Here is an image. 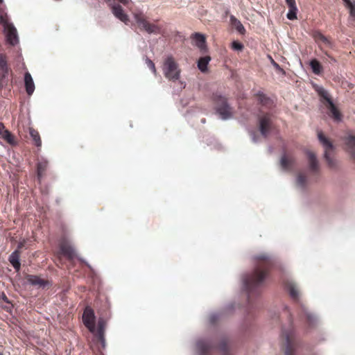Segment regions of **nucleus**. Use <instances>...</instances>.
I'll return each mask as SVG.
<instances>
[{
	"label": "nucleus",
	"instance_id": "obj_1",
	"mask_svg": "<svg viewBox=\"0 0 355 355\" xmlns=\"http://www.w3.org/2000/svg\"><path fill=\"white\" fill-rule=\"evenodd\" d=\"M257 261L254 272L250 276L243 279V284L245 289L248 291L254 288L260 286L267 277V272L265 269V262L270 259V256L267 254H261L255 257Z\"/></svg>",
	"mask_w": 355,
	"mask_h": 355
},
{
	"label": "nucleus",
	"instance_id": "obj_12",
	"mask_svg": "<svg viewBox=\"0 0 355 355\" xmlns=\"http://www.w3.org/2000/svg\"><path fill=\"white\" fill-rule=\"evenodd\" d=\"M270 119L268 115H264L259 119V130L261 135L266 137L270 128Z\"/></svg>",
	"mask_w": 355,
	"mask_h": 355
},
{
	"label": "nucleus",
	"instance_id": "obj_9",
	"mask_svg": "<svg viewBox=\"0 0 355 355\" xmlns=\"http://www.w3.org/2000/svg\"><path fill=\"white\" fill-rule=\"evenodd\" d=\"M301 309L305 316L307 325L311 328L316 326L319 322L318 315L304 305H302Z\"/></svg>",
	"mask_w": 355,
	"mask_h": 355
},
{
	"label": "nucleus",
	"instance_id": "obj_26",
	"mask_svg": "<svg viewBox=\"0 0 355 355\" xmlns=\"http://www.w3.org/2000/svg\"><path fill=\"white\" fill-rule=\"evenodd\" d=\"M288 290L291 297L296 300L298 299L300 293L295 285H294L293 284H290L288 285Z\"/></svg>",
	"mask_w": 355,
	"mask_h": 355
},
{
	"label": "nucleus",
	"instance_id": "obj_16",
	"mask_svg": "<svg viewBox=\"0 0 355 355\" xmlns=\"http://www.w3.org/2000/svg\"><path fill=\"white\" fill-rule=\"evenodd\" d=\"M196 347L199 355H205V353L211 348V345L206 340H199Z\"/></svg>",
	"mask_w": 355,
	"mask_h": 355
},
{
	"label": "nucleus",
	"instance_id": "obj_34",
	"mask_svg": "<svg viewBox=\"0 0 355 355\" xmlns=\"http://www.w3.org/2000/svg\"><path fill=\"white\" fill-rule=\"evenodd\" d=\"M232 47L234 50L241 51L243 49V45L239 42L234 41L232 44Z\"/></svg>",
	"mask_w": 355,
	"mask_h": 355
},
{
	"label": "nucleus",
	"instance_id": "obj_23",
	"mask_svg": "<svg viewBox=\"0 0 355 355\" xmlns=\"http://www.w3.org/2000/svg\"><path fill=\"white\" fill-rule=\"evenodd\" d=\"M10 262L12 265V266L17 269L19 270L20 268V263L19 261V256L17 254V252L15 251L11 254L10 256Z\"/></svg>",
	"mask_w": 355,
	"mask_h": 355
},
{
	"label": "nucleus",
	"instance_id": "obj_21",
	"mask_svg": "<svg viewBox=\"0 0 355 355\" xmlns=\"http://www.w3.org/2000/svg\"><path fill=\"white\" fill-rule=\"evenodd\" d=\"M306 155L309 159V166L312 170H316L318 167V161L315 154L310 150L306 151Z\"/></svg>",
	"mask_w": 355,
	"mask_h": 355
},
{
	"label": "nucleus",
	"instance_id": "obj_3",
	"mask_svg": "<svg viewBox=\"0 0 355 355\" xmlns=\"http://www.w3.org/2000/svg\"><path fill=\"white\" fill-rule=\"evenodd\" d=\"M163 71L165 77L170 80L175 81L180 78V71L172 56H168L164 60Z\"/></svg>",
	"mask_w": 355,
	"mask_h": 355
},
{
	"label": "nucleus",
	"instance_id": "obj_25",
	"mask_svg": "<svg viewBox=\"0 0 355 355\" xmlns=\"http://www.w3.org/2000/svg\"><path fill=\"white\" fill-rule=\"evenodd\" d=\"M292 159H288L286 155H283L280 160V164L283 169L287 170L292 164Z\"/></svg>",
	"mask_w": 355,
	"mask_h": 355
},
{
	"label": "nucleus",
	"instance_id": "obj_29",
	"mask_svg": "<svg viewBox=\"0 0 355 355\" xmlns=\"http://www.w3.org/2000/svg\"><path fill=\"white\" fill-rule=\"evenodd\" d=\"M306 184V178L302 174L298 175L297 178V186L298 188L303 189Z\"/></svg>",
	"mask_w": 355,
	"mask_h": 355
},
{
	"label": "nucleus",
	"instance_id": "obj_2",
	"mask_svg": "<svg viewBox=\"0 0 355 355\" xmlns=\"http://www.w3.org/2000/svg\"><path fill=\"white\" fill-rule=\"evenodd\" d=\"M83 321L85 327L89 331L98 338L102 345H105V321L103 318H99L98 320V327H95V315L92 309L86 307L83 315Z\"/></svg>",
	"mask_w": 355,
	"mask_h": 355
},
{
	"label": "nucleus",
	"instance_id": "obj_39",
	"mask_svg": "<svg viewBox=\"0 0 355 355\" xmlns=\"http://www.w3.org/2000/svg\"><path fill=\"white\" fill-rule=\"evenodd\" d=\"M5 127L2 123H0V135L2 134L3 131H6Z\"/></svg>",
	"mask_w": 355,
	"mask_h": 355
},
{
	"label": "nucleus",
	"instance_id": "obj_20",
	"mask_svg": "<svg viewBox=\"0 0 355 355\" xmlns=\"http://www.w3.org/2000/svg\"><path fill=\"white\" fill-rule=\"evenodd\" d=\"M0 70L3 73V76L5 77L8 73V67L7 64L6 56L4 54H0Z\"/></svg>",
	"mask_w": 355,
	"mask_h": 355
},
{
	"label": "nucleus",
	"instance_id": "obj_27",
	"mask_svg": "<svg viewBox=\"0 0 355 355\" xmlns=\"http://www.w3.org/2000/svg\"><path fill=\"white\" fill-rule=\"evenodd\" d=\"M310 66L315 74H319L321 71V65L316 60H313L310 62Z\"/></svg>",
	"mask_w": 355,
	"mask_h": 355
},
{
	"label": "nucleus",
	"instance_id": "obj_24",
	"mask_svg": "<svg viewBox=\"0 0 355 355\" xmlns=\"http://www.w3.org/2000/svg\"><path fill=\"white\" fill-rule=\"evenodd\" d=\"M345 7L349 9L351 17H355V4L350 0H343Z\"/></svg>",
	"mask_w": 355,
	"mask_h": 355
},
{
	"label": "nucleus",
	"instance_id": "obj_40",
	"mask_svg": "<svg viewBox=\"0 0 355 355\" xmlns=\"http://www.w3.org/2000/svg\"><path fill=\"white\" fill-rule=\"evenodd\" d=\"M319 39L324 42L327 41V38L321 34H320V35H319Z\"/></svg>",
	"mask_w": 355,
	"mask_h": 355
},
{
	"label": "nucleus",
	"instance_id": "obj_31",
	"mask_svg": "<svg viewBox=\"0 0 355 355\" xmlns=\"http://www.w3.org/2000/svg\"><path fill=\"white\" fill-rule=\"evenodd\" d=\"M0 24L3 26V29L12 24L8 21L7 15L3 14L0 15Z\"/></svg>",
	"mask_w": 355,
	"mask_h": 355
},
{
	"label": "nucleus",
	"instance_id": "obj_22",
	"mask_svg": "<svg viewBox=\"0 0 355 355\" xmlns=\"http://www.w3.org/2000/svg\"><path fill=\"white\" fill-rule=\"evenodd\" d=\"M29 133L33 140L35 141V144L37 146L40 147L42 145V141L39 135V132L34 130L33 128L29 129Z\"/></svg>",
	"mask_w": 355,
	"mask_h": 355
},
{
	"label": "nucleus",
	"instance_id": "obj_5",
	"mask_svg": "<svg viewBox=\"0 0 355 355\" xmlns=\"http://www.w3.org/2000/svg\"><path fill=\"white\" fill-rule=\"evenodd\" d=\"M318 138L324 148V157L328 164L331 166L333 156L332 142L321 131L318 132Z\"/></svg>",
	"mask_w": 355,
	"mask_h": 355
},
{
	"label": "nucleus",
	"instance_id": "obj_13",
	"mask_svg": "<svg viewBox=\"0 0 355 355\" xmlns=\"http://www.w3.org/2000/svg\"><path fill=\"white\" fill-rule=\"evenodd\" d=\"M24 85L27 94L29 96L32 95L35 91V83L29 72L25 73Z\"/></svg>",
	"mask_w": 355,
	"mask_h": 355
},
{
	"label": "nucleus",
	"instance_id": "obj_18",
	"mask_svg": "<svg viewBox=\"0 0 355 355\" xmlns=\"http://www.w3.org/2000/svg\"><path fill=\"white\" fill-rule=\"evenodd\" d=\"M210 60L211 58L209 56H204L198 60V67L201 72L205 73L208 71L207 65Z\"/></svg>",
	"mask_w": 355,
	"mask_h": 355
},
{
	"label": "nucleus",
	"instance_id": "obj_7",
	"mask_svg": "<svg viewBox=\"0 0 355 355\" xmlns=\"http://www.w3.org/2000/svg\"><path fill=\"white\" fill-rule=\"evenodd\" d=\"M6 40L8 44L15 46L19 43V37L16 28L13 24L3 29Z\"/></svg>",
	"mask_w": 355,
	"mask_h": 355
},
{
	"label": "nucleus",
	"instance_id": "obj_43",
	"mask_svg": "<svg viewBox=\"0 0 355 355\" xmlns=\"http://www.w3.org/2000/svg\"><path fill=\"white\" fill-rule=\"evenodd\" d=\"M265 96L263 95H260V101H263Z\"/></svg>",
	"mask_w": 355,
	"mask_h": 355
},
{
	"label": "nucleus",
	"instance_id": "obj_44",
	"mask_svg": "<svg viewBox=\"0 0 355 355\" xmlns=\"http://www.w3.org/2000/svg\"><path fill=\"white\" fill-rule=\"evenodd\" d=\"M252 140H253L254 142H256V141H256V139H255V138L254 137V136H253V135H252Z\"/></svg>",
	"mask_w": 355,
	"mask_h": 355
},
{
	"label": "nucleus",
	"instance_id": "obj_11",
	"mask_svg": "<svg viewBox=\"0 0 355 355\" xmlns=\"http://www.w3.org/2000/svg\"><path fill=\"white\" fill-rule=\"evenodd\" d=\"M112 12L115 17L127 24L129 21L128 16L124 12L122 7L118 4L112 5Z\"/></svg>",
	"mask_w": 355,
	"mask_h": 355
},
{
	"label": "nucleus",
	"instance_id": "obj_41",
	"mask_svg": "<svg viewBox=\"0 0 355 355\" xmlns=\"http://www.w3.org/2000/svg\"><path fill=\"white\" fill-rule=\"evenodd\" d=\"M217 315H212L210 318V320L211 322H214V320L216 319Z\"/></svg>",
	"mask_w": 355,
	"mask_h": 355
},
{
	"label": "nucleus",
	"instance_id": "obj_17",
	"mask_svg": "<svg viewBox=\"0 0 355 355\" xmlns=\"http://www.w3.org/2000/svg\"><path fill=\"white\" fill-rule=\"evenodd\" d=\"M193 39L196 42V45L201 50H205L206 49V44H205V37L204 35L196 33L193 35Z\"/></svg>",
	"mask_w": 355,
	"mask_h": 355
},
{
	"label": "nucleus",
	"instance_id": "obj_15",
	"mask_svg": "<svg viewBox=\"0 0 355 355\" xmlns=\"http://www.w3.org/2000/svg\"><path fill=\"white\" fill-rule=\"evenodd\" d=\"M345 144L347 152L355 162V136L349 135L346 138Z\"/></svg>",
	"mask_w": 355,
	"mask_h": 355
},
{
	"label": "nucleus",
	"instance_id": "obj_14",
	"mask_svg": "<svg viewBox=\"0 0 355 355\" xmlns=\"http://www.w3.org/2000/svg\"><path fill=\"white\" fill-rule=\"evenodd\" d=\"M60 251L62 254L67 257L69 259H73L76 256L74 248L66 242L60 244Z\"/></svg>",
	"mask_w": 355,
	"mask_h": 355
},
{
	"label": "nucleus",
	"instance_id": "obj_36",
	"mask_svg": "<svg viewBox=\"0 0 355 355\" xmlns=\"http://www.w3.org/2000/svg\"><path fill=\"white\" fill-rule=\"evenodd\" d=\"M289 9L297 10V6L295 0H286Z\"/></svg>",
	"mask_w": 355,
	"mask_h": 355
},
{
	"label": "nucleus",
	"instance_id": "obj_4",
	"mask_svg": "<svg viewBox=\"0 0 355 355\" xmlns=\"http://www.w3.org/2000/svg\"><path fill=\"white\" fill-rule=\"evenodd\" d=\"M134 18L141 30L145 31L149 34H159L160 33V27L149 22L142 14H135Z\"/></svg>",
	"mask_w": 355,
	"mask_h": 355
},
{
	"label": "nucleus",
	"instance_id": "obj_38",
	"mask_svg": "<svg viewBox=\"0 0 355 355\" xmlns=\"http://www.w3.org/2000/svg\"><path fill=\"white\" fill-rule=\"evenodd\" d=\"M341 119V114L338 109L334 105V121H340Z\"/></svg>",
	"mask_w": 355,
	"mask_h": 355
},
{
	"label": "nucleus",
	"instance_id": "obj_30",
	"mask_svg": "<svg viewBox=\"0 0 355 355\" xmlns=\"http://www.w3.org/2000/svg\"><path fill=\"white\" fill-rule=\"evenodd\" d=\"M1 136L3 139H4L9 144H13L12 136L8 130L3 131Z\"/></svg>",
	"mask_w": 355,
	"mask_h": 355
},
{
	"label": "nucleus",
	"instance_id": "obj_32",
	"mask_svg": "<svg viewBox=\"0 0 355 355\" xmlns=\"http://www.w3.org/2000/svg\"><path fill=\"white\" fill-rule=\"evenodd\" d=\"M145 62H146V65L151 69V71L153 72V73L155 74L157 71H156V68H155V64L153 63V62L148 58H146Z\"/></svg>",
	"mask_w": 355,
	"mask_h": 355
},
{
	"label": "nucleus",
	"instance_id": "obj_45",
	"mask_svg": "<svg viewBox=\"0 0 355 355\" xmlns=\"http://www.w3.org/2000/svg\"><path fill=\"white\" fill-rule=\"evenodd\" d=\"M3 2V0H0V3H2Z\"/></svg>",
	"mask_w": 355,
	"mask_h": 355
},
{
	"label": "nucleus",
	"instance_id": "obj_6",
	"mask_svg": "<svg viewBox=\"0 0 355 355\" xmlns=\"http://www.w3.org/2000/svg\"><path fill=\"white\" fill-rule=\"evenodd\" d=\"M295 338L292 332H286L282 336V349L284 355H294Z\"/></svg>",
	"mask_w": 355,
	"mask_h": 355
},
{
	"label": "nucleus",
	"instance_id": "obj_8",
	"mask_svg": "<svg viewBox=\"0 0 355 355\" xmlns=\"http://www.w3.org/2000/svg\"><path fill=\"white\" fill-rule=\"evenodd\" d=\"M315 90L321 97V102L327 107L330 113L333 114V101L330 94L322 87L317 86Z\"/></svg>",
	"mask_w": 355,
	"mask_h": 355
},
{
	"label": "nucleus",
	"instance_id": "obj_10",
	"mask_svg": "<svg viewBox=\"0 0 355 355\" xmlns=\"http://www.w3.org/2000/svg\"><path fill=\"white\" fill-rule=\"evenodd\" d=\"M220 105H218L216 108L217 113L220 115L222 119H227L232 116V110L227 101L224 98H220Z\"/></svg>",
	"mask_w": 355,
	"mask_h": 355
},
{
	"label": "nucleus",
	"instance_id": "obj_28",
	"mask_svg": "<svg viewBox=\"0 0 355 355\" xmlns=\"http://www.w3.org/2000/svg\"><path fill=\"white\" fill-rule=\"evenodd\" d=\"M28 282L33 285H38L40 286H44V282L37 276H31L28 278Z\"/></svg>",
	"mask_w": 355,
	"mask_h": 355
},
{
	"label": "nucleus",
	"instance_id": "obj_46",
	"mask_svg": "<svg viewBox=\"0 0 355 355\" xmlns=\"http://www.w3.org/2000/svg\"><path fill=\"white\" fill-rule=\"evenodd\" d=\"M0 355H3L2 354H0Z\"/></svg>",
	"mask_w": 355,
	"mask_h": 355
},
{
	"label": "nucleus",
	"instance_id": "obj_42",
	"mask_svg": "<svg viewBox=\"0 0 355 355\" xmlns=\"http://www.w3.org/2000/svg\"><path fill=\"white\" fill-rule=\"evenodd\" d=\"M220 347L222 350L225 351V344L224 343H223Z\"/></svg>",
	"mask_w": 355,
	"mask_h": 355
},
{
	"label": "nucleus",
	"instance_id": "obj_37",
	"mask_svg": "<svg viewBox=\"0 0 355 355\" xmlns=\"http://www.w3.org/2000/svg\"><path fill=\"white\" fill-rule=\"evenodd\" d=\"M270 59H271L272 64L277 69V71L284 74L285 71L283 70V69L281 68V67L276 62H275L271 58H270Z\"/></svg>",
	"mask_w": 355,
	"mask_h": 355
},
{
	"label": "nucleus",
	"instance_id": "obj_35",
	"mask_svg": "<svg viewBox=\"0 0 355 355\" xmlns=\"http://www.w3.org/2000/svg\"><path fill=\"white\" fill-rule=\"evenodd\" d=\"M45 170V165H43L42 164H39L37 166V176L40 178L42 177L43 172Z\"/></svg>",
	"mask_w": 355,
	"mask_h": 355
},
{
	"label": "nucleus",
	"instance_id": "obj_19",
	"mask_svg": "<svg viewBox=\"0 0 355 355\" xmlns=\"http://www.w3.org/2000/svg\"><path fill=\"white\" fill-rule=\"evenodd\" d=\"M230 21L232 25L236 28V30L241 34L243 35L245 33V28L241 22L237 19L235 17H230Z\"/></svg>",
	"mask_w": 355,
	"mask_h": 355
},
{
	"label": "nucleus",
	"instance_id": "obj_33",
	"mask_svg": "<svg viewBox=\"0 0 355 355\" xmlns=\"http://www.w3.org/2000/svg\"><path fill=\"white\" fill-rule=\"evenodd\" d=\"M297 10L289 9V10L286 15L287 18L290 20L295 19L297 18Z\"/></svg>",
	"mask_w": 355,
	"mask_h": 355
}]
</instances>
